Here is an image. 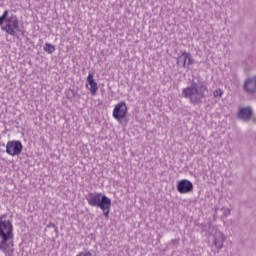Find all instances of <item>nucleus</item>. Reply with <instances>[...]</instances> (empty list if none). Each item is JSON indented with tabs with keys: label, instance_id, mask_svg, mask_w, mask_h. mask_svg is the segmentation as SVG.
<instances>
[{
	"label": "nucleus",
	"instance_id": "15",
	"mask_svg": "<svg viewBox=\"0 0 256 256\" xmlns=\"http://www.w3.org/2000/svg\"><path fill=\"white\" fill-rule=\"evenodd\" d=\"M213 96L214 97H223V90H221V89H218V90H215L214 92H213Z\"/></svg>",
	"mask_w": 256,
	"mask_h": 256
},
{
	"label": "nucleus",
	"instance_id": "6",
	"mask_svg": "<svg viewBox=\"0 0 256 256\" xmlns=\"http://www.w3.org/2000/svg\"><path fill=\"white\" fill-rule=\"evenodd\" d=\"M112 117L116 119V121H121L127 117V104L125 102H119L115 105Z\"/></svg>",
	"mask_w": 256,
	"mask_h": 256
},
{
	"label": "nucleus",
	"instance_id": "14",
	"mask_svg": "<svg viewBox=\"0 0 256 256\" xmlns=\"http://www.w3.org/2000/svg\"><path fill=\"white\" fill-rule=\"evenodd\" d=\"M224 217H229V215H231V209L227 208V207H224L221 209Z\"/></svg>",
	"mask_w": 256,
	"mask_h": 256
},
{
	"label": "nucleus",
	"instance_id": "3",
	"mask_svg": "<svg viewBox=\"0 0 256 256\" xmlns=\"http://www.w3.org/2000/svg\"><path fill=\"white\" fill-rule=\"evenodd\" d=\"M91 207H99L103 211V215L107 218L111 213V199L101 193H90L86 197Z\"/></svg>",
	"mask_w": 256,
	"mask_h": 256
},
{
	"label": "nucleus",
	"instance_id": "5",
	"mask_svg": "<svg viewBox=\"0 0 256 256\" xmlns=\"http://www.w3.org/2000/svg\"><path fill=\"white\" fill-rule=\"evenodd\" d=\"M23 151V144L19 140L8 141L6 144V153L11 157L21 155Z\"/></svg>",
	"mask_w": 256,
	"mask_h": 256
},
{
	"label": "nucleus",
	"instance_id": "10",
	"mask_svg": "<svg viewBox=\"0 0 256 256\" xmlns=\"http://www.w3.org/2000/svg\"><path fill=\"white\" fill-rule=\"evenodd\" d=\"M244 91L247 93H255L256 91V76L250 77L244 82Z\"/></svg>",
	"mask_w": 256,
	"mask_h": 256
},
{
	"label": "nucleus",
	"instance_id": "8",
	"mask_svg": "<svg viewBox=\"0 0 256 256\" xmlns=\"http://www.w3.org/2000/svg\"><path fill=\"white\" fill-rule=\"evenodd\" d=\"M177 65H182L184 68L193 65V56H191V53L183 52L182 55L177 58Z\"/></svg>",
	"mask_w": 256,
	"mask_h": 256
},
{
	"label": "nucleus",
	"instance_id": "7",
	"mask_svg": "<svg viewBox=\"0 0 256 256\" xmlns=\"http://www.w3.org/2000/svg\"><path fill=\"white\" fill-rule=\"evenodd\" d=\"M177 191L182 195L191 193L193 191V183L187 179L180 180L177 183Z\"/></svg>",
	"mask_w": 256,
	"mask_h": 256
},
{
	"label": "nucleus",
	"instance_id": "13",
	"mask_svg": "<svg viewBox=\"0 0 256 256\" xmlns=\"http://www.w3.org/2000/svg\"><path fill=\"white\" fill-rule=\"evenodd\" d=\"M44 51L49 55H53V53H55V46L53 44L46 43L44 46Z\"/></svg>",
	"mask_w": 256,
	"mask_h": 256
},
{
	"label": "nucleus",
	"instance_id": "2",
	"mask_svg": "<svg viewBox=\"0 0 256 256\" xmlns=\"http://www.w3.org/2000/svg\"><path fill=\"white\" fill-rule=\"evenodd\" d=\"M13 237V224L5 216H0V251L7 253L13 249Z\"/></svg>",
	"mask_w": 256,
	"mask_h": 256
},
{
	"label": "nucleus",
	"instance_id": "17",
	"mask_svg": "<svg viewBox=\"0 0 256 256\" xmlns=\"http://www.w3.org/2000/svg\"><path fill=\"white\" fill-rule=\"evenodd\" d=\"M3 21H5L4 18H2V16H0V25H3Z\"/></svg>",
	"mask_w": 256,
	"mask_h": 256
},
{
	"label": "nucleus",
	"instance_id": "1",
	"mask_svg": "<svg viewBox=\"0 0 256 256\" xmlns=\"http://www.w3.org/2000/svg\"><path fill=\"white\" fill-rule=\"evenodd\" d=\"M206 93H209L207 84L203 82L192 83L182 90V97L189 99L191 105H201Z\"/></svg>",
	"mask_w": 256,
	"mask_h": 256
},
{
	"label": "nucleus",
	"instance_id": "12",
	"mask_svg": "<svg viewBox=\"0 0 256 256\" xmlns=\"http://www.w3.org/2000/svg\"><path fill=\"white\" fill-rule=\"evenodd\" d=\"M87 81L90 85L89 90L91 95H97V91H99V86L97 85V82H95V79H93V74L87 76Z\"/></svg>",
	"mask_w": 256,
	"mask_h": 256
},
{
	"label": "nucleus",
	"instance_id": "4",
	"mask_svg": "<svg viewBox=\"0 0 256 256\" xmlns=\"http://www.w3.org/2000/svg\"><path fill=\"white\" fill-rule=\"evenodd\" d=\"M2 31H6L8 35H12V37H15V35H17L16 31H20L19 19H17V16H11L7 18L6 26L2 27Z\"/></svg>",
	"mask_w": 256,
	"mask_h": 256
},
{
	"label": "nucleus",
	"instance_id": "16",
	"mask_svg": "<svg viewBox=\"0 0 256 256\" xmlns=\"http://www.w3.org/2000/svg\"><path fill=\"white\" fill-rule=\"evenodd\" d=\"M7 15H9V11L8 10H5L4 12H3V14H2V18H4V21H5V19H7Z\"/></svg>",
	"mask_w": 256,
	"mask_h": 256
},
{
	"label": "nucleus",
	"instance_id": "9",
	"mask_svg": "<svg viewBox=\"0 0 256 256\" xmlns=\"http://www.w3.org/2000/svg\"><path fill=\"white\" fill-rule=\"evenodd\" d=\"M225 239L226 237H225V234H223V232L219 230H215L213 243L216 249H219V250L223 249V245L225 244Z\"/></svg>",
	"mask_w": 256,
	"mask_h": 256
},
{
	"label": "nucleus",
	"instance_id": "11",
	"mask_svg": "<svg viewBox=\"0 0 256 256\" xmlns=\"http://www.w3.org/2000/svg\"><path fill=\"white\" fill-rule=\"evenodd\" d=\"M251 115H253L251 107L241 108L238 113L239 119H242V121H249Z\"/></svg>",
	"mask_w": 256,
	"mask_h": 256
}]
</instances>
